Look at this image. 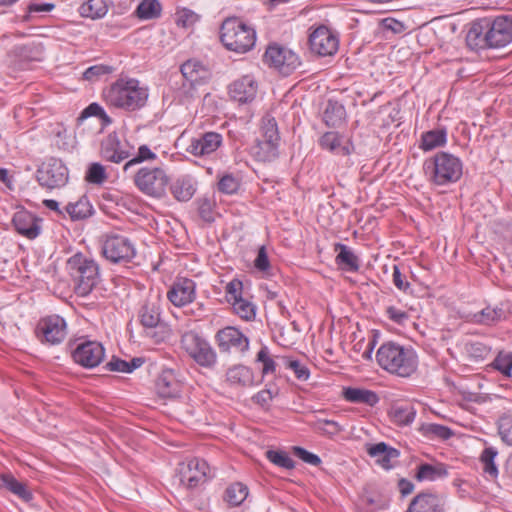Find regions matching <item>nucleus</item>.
<instances>
[{"mask_svg": "<svg viewBox=\"0 0 512 512\" xmlns=\"http://www.w3.org/2000/svg\"><path fill=\"white\" fill-rule=\"evenodd\" d=\"M106 103L114 108L133 112L145 106L148 89L134 78H120L103 92Z\"/></svg>", "mask_w": 512, "mask_h": 512, "instance_id": "obj_1", "label": "nucleus"}, {"mask_svg": "<svg viewBox=\"0 0 512 512\" xmlns=\"http://www.w3.org/2000/svg\"><path fill=\"white\" fill-rule=\"evenodd\" d=\"M376 359L382 369L403 378L410 377L418 367L416 352L394 342L383 343L377 351Z\"/></svg>", "mask_w": 512, "mask_h": 512, "instance_id": "obj_2", "label": "nucleus"}, {"mask_svg": "<svg viewBox=\"0 0 512 512\" xmlns=\"http://www.w3.org/2000/svg\"><path fill=\"white\" fill-rule=\"evenodd\" d=\"M66 270L78 296H87L100 281L98 263L82 253L72 255L66 262Z\"/></svg>", "mask_w": 512, "mask_h": 512, "instance_id": "obj_3", "label": "nucleus"}, {"mask_svg": "<svg viewBox=\"0 0 512 512\" xmlns=\"http://www.w3.org/2000/svg\"><path fill=\"white\" fill-rule=\"evenodd\" d=\"M424 173L435 185H447L457 182L463 173L462 161L448 152H438L425 160Z\"/></svg>", "mask_w": 512, "mask_h": 512, "instance_id": "obj_4", "label": "nucleus"}, {"mask_svg": "<svg viewBox=\"0 0 512 512\" xmlns=\"http://www.w3.org/2000/svg\"><path fill=\"white\" fill-rule=\"evenodd\" d=\"M220 39L227 49L244 53L254 46L256 33L241 19L232 17L222 23Z\"/></svg>", "mask_w": 512, "mask_h": 512, "instance_id": "obj_5", "label": "nucleus"}, {"mask_svg": "<svg viewBox=\"0 0 512 512\" xmlns=\"http://www.w3.org/2000/svg\"><path fill=\"white\" fill-rule=\"evenodd\" d=\"M135 186L145 195L161 198L165 195L169 177L162 167H142L133 177Z\"/></svg>", "mask_w": 512, "mask_h": 512, "instance_id": "obj_6", "label": "nucleus"}, {"mask_svg": "<svg viewBox=\"0 0 512 512\" xmlns=\"http://www.w3.org/2000/svg\"><path fill=\"white\" fill-rule=\"evenodd\" d=\"M181 346L198 365L211 368L216 364V352L198 333L194 331L184 333L181 337Z\"/></svg>", "mask_w": 512, "mask_h": 512, "instance_id": "obj_7", "label": "nucleus"}, {"mask_svg": "<svg viewBox=\"0 0 512 512\" xmlns=\"http://www.w3.org/2000/svg\"><path fill=\"white\" fill-rule=\"evenodd\" d=\"M36 178L44 188H60L68 181V169L60 159L50 158L38 168Z\"/></svg>", "mask_w": 512, "mask_h": 512, "instance_id": "obj_8", "label": "nucleus"}, {"mask_svg": "<svg viewBox=\"0 0 512 512\" xmlns=\"http://www.w3.org/2000/svg\"><path fill=\"white\" fill-rule=\"evenodd\" d=\"M104 257L112 263H126L136 255L131 241L122 235H108L102 246Z\"/></svg>", "mask_w": 512, "mask_h": 512, "instance_id": "obj_9", "label": "nucleus"}, {"mask_svg": "<svg viewBox=\"0 0 512 512\" xmlns=\"http://www.w3.org/2000/svg\"><path fill=\"white\" fill-rule=\"evenodd\" d=\"M209 472L210 468L205 460L194 458L179 463L176 477L183 486L194 488L207 480Z\"/></svg>", "mask_w": 512, "mask_h": 512, "instance_id": "obj_10", "label": "nucleus"}, {"mask_svg": "<svg viewBox=\"0 0 512 512\" xmlns=\"http://www.w3.org/2000/svg\"><path fill=\"white\" fill-rule=\"evenodd\" d=\"M264 62L285 75L290 74L300 64L298 56L293 51L277 44L268 46Z\"/></svg>", "mask_w": 512, "mask_h": 512, "instance_id": "obj_11", "label": "nucleus"}, {"mask_svg": "<svg viewBox=\"0 0 512 512\" xmlns=\"http://www.w3.org/2000/svg\"><path fill=\"white\" fill-rule=\"evenodd\" d=\"M36 334L41 342L57 345L67 335L66 322L58 315L47 316L38 322Z\"/></svg>", "mask_w": 512, "mask_h": 512, "instance_id": "obj_12", "label": "nucleus"}, {"mask_svg": "<svg viewBox=\"0 0 512 512\" xmlns=\"http://www.w3.org/2000/svg\"><path fill=\"white\" fill-rule=\"evenodd\" d=\"M216 344L222 353L243 354L249 348V339L239 329L227 326L215 335Z\"/></svg>", "mask_w": 512, "mask_h": 512, "instance_id": "obj_13", "label": "nucleus"}, {"mask_svg": "<svg viewBox=\"0 0 512 512\" xmlns=\"http://www.w3.org/2000/svg\"><path fill=\"white\" fill-rule=\"evenodd\" d=\"M105 349L100 342L84 341L79 343L72 352L73 360L85 367L94 368L98 366L104 359Z\"/></svg>", "mask_w": 512, "mask_h": 512, "instance_id": "obj_14", "label": "nucleus"}, {"mask_svg": "<svg viewBox=\"0 0 512 512\" xmlns=\"http://www.w3.org/2000/svg\"><path fill=\"white\" fill-rule=\"evenodd\" d=\"M488 47L499 48L512 41V20L507 16L497 17L484 34Z\"/></svg>", "mask_w": 512, "mask_h": 512, "instance_id": "obj_15", "label": "nucleus"}, {"mask_svg": "<svg viewBox=\"0 0 512 512\" xmlns=\"http://www.w3.org/2000/svg\"><path fill=\"white\" fill-rule=\"evenodd\" d=\"M310 49L320 56L333 55L338 49L337 37L326 27L321 26L309 37Z\"/></svg>", "mask_w": 512, "mask_h": 512, "instance_id": "obj_16", "label": "nucleus"}, {"mask_svg": "<svg viewBox=\"0 0 512 512\" xmlns=\"http://www.w3.org/2000/svg\"><path fill=\"white\" fill-rule=\"evenodd\" d=\"M195 282L188 278L178 279L167 293L169 301L176 307L185 306L195 299Z\"/></svg>", "mask_w": 512, "mask_h": 512, "instance_id": "obj_17", "label": "nucleus"}, {"mask_svg": "<svg viewBox=\"0 0 512 512\" xmlns=\"http://www.w3.org/2000/svg\"><path fill=\"white\" fill-rule=\"evenodd\" d=\"M100 154L104 160L117 164L130 156V152L123 148L116 133H110L102 140Z\"/></svg>", "mask_w": 512, "mask_h": 512, "instance_id": "obj_18", "label": "nucleus"}, {"mask_svg": "<svg viewBox=\"0 0 512 512\" xmlns=\"http://www.w3.org/2000/svg\"><path fill=\"white\" fill-rule=\"evenodd\" d=\"M257 93V84L253 77L245 75L229 86V94L231 98L239 103L251 102Z\"/></svg>", "mask_w": 512, "mask_h": 512, "instance_id": "obj_19", "label": "nucleus"}, {"mask_svg": "<svg viewBox=\"0 0 512 512\" xmlns=\"http://www.w3.org/2000/svg\"><path fill=\"white\" fill-rule=\"evenodd\" d=\"M222 143V135L216 132H206L199 138L192 139L187 151L194 156H205L215 152Z\"/></svg>", "mask_w": 512, "mask_h": 512, "instance_id": "obj_20", "label": "nucleus"}, {"mask_svg": "<svg viewBox=\"0 0 512 512\" xmlns=\"http://www.w3.org/2000/svg\"><path fill=\"white\" fill-rule=\"evenodd\" d=\"M319 146L333 154L348 156L353 152V145L350 141H344L343 136L336 131L324 133L319 138Z\"/></svg>", "mask_w": 512, "mask_h": 512, "instance_id": "obj_21", "label": "nucleus"}, {"mask_svg": "<svg viewBox=\"0 0 512 512\" xmlns=\"http://www.w3.org/2000/svg\"><path fill=\"white\" fill-rule=\"evenodd\" d=\"M12 222L16 231L28 239H34L40 234V219L28 211L16 212Z\"/></svg>", "mask_w": 512, "mask_h": 512, "instance_id": "obj_22", "label": "nucleus"}, {"mask_svg": "<svg viewBox=\"0 0 512 512\" xmlns=\"http://www.w3.org/2000/svg\"><path fill=\"white\" fill-rule=\"evenodd\" d=\"M406 512H444V503L436 494L420 493L413 498Z\"/></svg>", "mask_w": 512, "mask_h": 512, "instance_id": "obj_23", "label": "nucleus"}, {"mask_svg": "<svg viewBox=\"0 0 512 512\" xmlns=\"http://www.w3.org/2000/svg\"><path fill=\"white\" fill-rule=\"evenodd\" d=\"M156 393L160 398L173 399L179 396L181 386L172 370L163 371L155 383Z\"/></svg>", "mask_w": 512, "mask_h": 512, "instance_id": "obj_24", "label": "nucleus"}, {"mask_svg": "<svg viewBox=\"0 0 512 512\" xmlns=\"http://www.w3.org/2000/svg\"><path fill=\"white\" fill-rule=\"evenodd\" d=\"M367 453L375 458L377 464L387 470L393 467L392 462L397 460L400 455L397 449L388 446L384 442L370 445L367 448Z\"/></svg>", "mask_w": 512, "mask_h": 512, "instance_id": "obj_25", "label": "nucleus"}, {"mask_svg": "<svg viewBox=\"0 0 512 512\" xmlns=\"http://www.w3.org/2000/svg\"><path fill=\"white\" fill-rule=\"evenodd\" d=\"M180 71L191 87L203 83L210 76L209 70L197 60H187L181 65Z\"/></svg>", "mask_w": 512, "mask_h": 512, "instance_id": "obj_26", "label": "nucleus"}, {"mask_svg": "<svg viewBox=\"0 0 512 512\" xmlns=\"http://www.w3.org/2000/svg\"><path fill=\"white\" fill-rule=\"evenodd\" d=\"M170 191L177 201L187 202L196 192L195 182L189 175L179 176L171 183Z\"/></svg>", "mask_w": 512, "mask_h": 512, "instance_id": "obj_27", "label": "nucleus"}, {"mask_svg": "<svg viewBox=\"0 0 512 512\" xmlns=\"http://www.w3.org/2000/svg\"><path fill=\"white\" fill-rule=\"evenodd\" d=\"M509 312L500 304L496 307H486L472 316V321L482 325H493L508 318Z\"/></svg>", "mask_w": 512, "mask_h": 512, "instance_id": "obj_28", "label": "nucleus"}, {"mask_svg": "<svg viewBox=\"0 0 512 512\" xmlns=\"http://www.w3.org/2000/svg\"><path fill=\"white\" fill-rule=\"evenodd\" d=\"M138 318L144 328H157L161 321L160 308L158 303L151 300L145 301L139 310Z\"/></svg>", "mask_w": 512, "mask_h": 512, "instance_id": "obj_29", "label": "nucleus"}, {"mask_svg": "<svg viewBox=\"0 0 512 512\" xmlns=\"http://www.w3.org/2000/svg\"><path fill=\"white\" fill-rule=\"evenodd\" d=\"M226 381L233 386L248 387L254 383L252 370L244 365H235L226 372Z\"/></svg>", "mask_w": 512, "mask_h": 512, "instance_id": "obj_30", "label": "nucleus"}, {"mask_svg": "<svg viewBox=\"0 0 512 512\" xmlns=\"http://www.w3.org/2000/svg\"><path fill=\"white\" fill-rule=\"evenodd\" d=\"M334 250L338 252L336 256V264L345 271L357 272L359 270V259L353 251L342 243H336Z\"/></svg>", "mask_w": 512, "mask_h": 512, "instance_id": "obj_31", "label": "nucleus"}, {"mask_svg": "<svg viewBox=\"0 0 512 512\" xmlns=\"http://www.w3.org/2000/svg\"><path fill=\"white\" fill-rule=\"evenodd\" d=\"M346 119V110L338 101L328 100L322 114V120L328 127H339Z\"/></svg>", "mask_w": 512, "mask_h": 512, "instance_id": "obj_32", "label": "nucleus"}, {"mask_svg": "<svg viewBox=\"0 0 512 512\" xmlns=\"http://www.w3.org/2000/svg\"><path fill=\"white\" fill-rule=\"evenodd\" d=\"M253 157L261 162H271L278 156V144L268 140L257 139L251 147Z\"/></svg>", "mask_w": 512, "mask_h": 512, "instance_id": "obj_33", "label": "nucleus"}, {"mask_svg": "<svg viewBox=\"0 0 512 512\" xmlns=\"http://www.w3.org/2000/svg\"><path fill=\"white\" fill-rule=\"evenodd\" d=\"M448 475L447 467L443 463L435 465L422 463L418 466L415 478L418 481H435Z\"/></svg>", "mask_w": 512, "mask_h": 512, "instance_id": "obj_34", "label": "nucleus"}, {"mask_svg": "<svg viewBox=\"0 0 512 512\" xmlns=\"http://www.w3.org/2000/svg\"><path fill=\"white\" fill-rule=\"evenodd\" d=\"M343 397L351 403H363L369 406H374L379 401V397L375 392L352 387L343 390Z\"/></svg>", "mask_w": 512, "mask_h": 512, "instance_id": "obj_35", "label": "nucleus"}, {"mask_svg": "<svg viewBox=\"0 0 512 512\" xmlns=\"http://www.w3.org/2000/svg\"><path fill=\"white\" fill-rule=\"evenodd\" d=\"M447 133L445 129L430 130L422 134L420 148L430 151L441 147L446 143Z\"/></svg>", "mask_w": 512, "mask_h": 512, "instance_id": "obj_36", "label": "nucleus"}, {"mask_svg": "<svg viewBox=\"0 0 512 512\" xmlns=\"http://www.w3.org/2000/svg\"><path fill=\"white\" fill-rule=\"evenodd\" d=\"M107 11V5L104 0H87L79 8L80 15L90 19L102 18L106 15Z\"/></svg>", "mask_w": 512, "mask_h": 512, "instance_id": "obj_37", "label": "nucleus"}, {"mask_svg": "<svg viewBox=\"0 0 512 512\" xmlns=\"http://www.w3.org/2000/svg\"><path fill=\"white\" fill-rule=\"evenodd\" d=\"M2 486L7 490L17 495L24 501H30L32 499V493L28 490L27 486L19 482L15 477L10 474H4L1 476Z\"/></svg>", "mask_w": 512, "mask_h": 512, "instance_id": "obj_38", "label": "nucleus"}, {"mask_svg": "<svg viewBox=\"0 0 512 512\" xmlns=\"http://www.w3.org/2000/svg\"><path fill=\"white\" fill-rule=\"evenodd\" d=\"M310 426L316 432L328 437L338 435L343 430L338 422L320 417H316L315 420L310 423Z\"/></svg>", "mask_w": 512, "mask_h": 512, "instance_id": "obj_39", "label": "nucleus"}, {"mask_svg": "<svg viewBox=\"0 0 512 512\" xmlns=\"http://www.w3.org/2000/svg\"><path fill=\"white\" fill-rule=\"evenodd\" d=\"M248 496V488L246 485L236 482L227 487L225 499L231 506H239Z\"/></svg>", "mask_w": 512, "mask_h": 512, "instance_id": "obj_40", "label": "nucleus"}, {"mask_svg": "<svg viewBox=\"0 0 512 512\" xmlns=\"http://www.w3.org/2000/svg\"><path fill=\"white\" fill-rule=\"evenodd\" d=\"M92 206L87 198L82 197L75 203H69L66 211L72 220H79L88 217L91 214Z\"/></svg>", "mask_w": 512, "mask_h": 512, "instance_id": "obj_41", "label": "nucleus"}, {"mask_svg": "<svg viewBox=\"0 0 512 512\" xmlns=\"http://www.w3.org/2000/svg\"><path fill=\"white\" fill-rule=\"evenodd\" d=\"M137 16L140 19H153L161 14V4L157 0H143L137 7Z\"/></svg>", "mask_w": 512, "mask_h": 512, "instance_id": "obj_42", "label": "nucleus"}, {"mask_svg": "<svg viewBox=\"0 0 512 512\" xmlns=\"http://www.w3.org/2000/svg\"><path fill=\"white\" fill-rule=\"evenodd\" d=\"M391 415L395 423L408 425L414 421L416 412L411 405H401L393 407Z\"/></svg>", "mask_w": 512, "mask_h": 512, "instance_id": "obj_43", "label": "nucleus"}, {"mask_svg": "<svg viewBox=\"0 0 512 512\" xmlns=\"http://www.w3.org/2000/svg\"><path fill=\"white\" fill-rule=\"evenodd\" d=\"M423 435L430 438H438L441 440H447L452 436L450 428L440 424L428 423L421 427Z\"/></svg>", "mask_w": 512, "mask_h": 512, "instance_id": "obj_44", "label": "nucleus"}, {"mask_svg": "<svg viewBox=\"0 0 512 512\" xmlns=\"http://www.w3.org/2000/svg\"><path fill=\"white\" fill-rule=\"evenodd\" d=\"M108 178L105 167L98 163H91L87 169L85 180L91 184L102 185Z\"/></svg>", "mask_w": 512, "mask_h": 512, "instance_id": "obj_45", "label": "nucleus"}, {"mask_svg": "<svg viewBox=\"0 0 512 512\" xmlns=\"http://www.w3.org/2000/svg\"><path fill=\"white\" fill-rule=\"evenodd\" d=\"M261 132L263 140H268L270 142L277 143L279 142V133L276 120L272 117H264L261 125Z\"/></svg>", "mask_w": 512, "mask_h": 512, "instance_id": "obj_46", "label": "nucleus"}, {"mask_svg": "<svg viewBox=\"0 0 512 512\" xmlns=\"http://www.w3.org/2000/svg\"><path fill=\"white\" fill-rule=\"evenodd\" d=\"M156 158L157 155L147 145H141L138 148L136 155L125 163V165L123 166V170L126 172L131 167L137 164L143 163L145 161H152L155 160Z\"/></svg>", "mask_w": 512, "mask_h": 512, "instance_id": "obj_47", "label": "nucleus"}, {"mask_svg": "<svg viewBox=\"0 0 512 512\" xmlns=\"http://www.w3.org/2000/svg\"><path fill=\"white\" fill-rule=\"evenodd\" d=\"M498 433L504 443L512 446V413H505L499 418Z\"/></svg>", "mask_w": 512, "mask_h": 512, "instance_id": "obj_48", "label": "nucleus"}, {"mask_svg": "<svg viewBox=\"0 0 512 512\" xmlns=\"http://www.w3.org/2000/svg\"><path fill=\"white\" fill-rule=\"evenodd\" d=\"M465 351L471 359L480 361L487 358L491 350L485 344L476 341L467 343L465 345Z\"/></svg>", "mask_w": 512, "mask_h": 512, "instance_id": "obj_49", "label": "nucleus"}, {"mask_svg": "<svg viewBox=\"0 0 512 512\" xmlns=\"http://www.w3.org/2000/svg\"><path fill=\"white\" fill-rule=\"evenodd\" d=\"M267 459L275 464L276 466H279L281 468L285 469H292L294 468V461L289 457V455L286 452L283 451H277V450H268L266 452Z\"/></svg>", "mask_w": 512, "mask_h": 512, "instance_id": "obj_50", "label": "nucleus"}, {"mask_svg": "<svg viewBox=\"0 0 512 512\" xmlns=\"http://www.w3.org/2000/svg\"><path fill=\"white\" fill-rule=\"evenodd\" d=\"M232 306L235 313L244 320H251L255 317L254 305L243 298L234 301Z\"/></svg>", "mask_w": 512, "mask_h": 512, "instance_id": "obj_51", "label": "nucleus"}, {"mask_svg": "<svg viewBox=\"0 0 512 512\" xmlns=\"http://www.w3.org/2000/svg\"><path fill=\"white\" fill-rule=\"evenodd\" d=\"M483 27L480 23H474L469 29L466 40L468 45L483 48L487 46V43L484 41Z\"/></svg>", "mask_w": 512, "mask_h": 512, "instance_id": "obj_52", "label": "nucleus"}, {"mask_svg": "<svg viewBox=\"0 0 512 512\" xmlns=\"http://www.w3.org/2000/svg\"><path fill=\"white\" fill-rule=\"evenodd\" d=\"M497 450L493 447L485 448L481 454V461L484 465V471L491 476H496L498 473L497 466L494 463V459L497 456Z\"/></svg>", "mask_w": 512, "mask_h": 512, "instance_id": "obj_53", "label": "nucleus"}, {"mask_svg": "<svg viewBox=\"0 0 512 512\" xmlns=\"http://www.w3.org/2000/svg\"><path fill=\"white\" fill-rule=\"evenodd\" d=\"M256 361L262 363V375L273 374L276 371V363L269 354L266 346L262 347L256 356Z\"/></svg>", "mask_w": 512, "mask_h": 512, "instance_id": "obj_54", "label": "nucleus"}, {"mask_svg": "<svg viewBox=\"0 0 512 512\" xmlns=\"http://www.w3.org/2000/svg\"><path fill=\"white\" fill-rule=\"evenodd\" d=\"M493 366L504 376L512 378V354L499 353L493 362Z\"/></svg>", "mask_w": 512, "mask_h": 512, "instance_id": "obj_55", "label": "nucleus"}, {"mask_svg": "<svg viewBox=\"0 0 512 512\" xmlns=\"http://www.w3.org/2000/svg\"><path fill=\"white\" fill-rule=\"evenodd\" d=\"M112 67L104 64H97L90 66L83 73V79L87 81H97L100 77L110 74L112 72Z\"/></svg>", "mask_w": 512, "mask_h": 512, "instance_id": "obj_56", "label": "nucleus"}, {"mask_svg": "<svg viewBox=\"0 0 512 512\" xmlns=\"http://www.w3.org/2000/svg\"><path fill=\"white\" fill-rule=\"evenodd\" d=\"M239 189V181L232 174L223 175L218 182V190L225 194H233Z\"/></svg>", "mask_w": 512, "mask_h": 512, "instance_id": "obj_57", "label": "nucleus"}, {"mask_svg": "<svg viewBox=\"0 0 512 512\" xmlns=\"http://www.w3.org/2000/svg\"><path fill=\"white\" fill-rule=\"evenodd\" d=\"M198 15L189 9H182L176 13V23L183 28H189L198 21Z\"/></svg>", "mask_w": 512, "mask_h": 512, "instance_id": "obj_58", "label": "nucleus"}, {"mask_svg": "<svg viewBox=\"0 0 512 512\" xmlns=\"http://www.w3.org/2000/svg\"><path fill=\"white\" fill-rule=\"evenodd\" d=\"M278 395V390L263 389L252 397L254 403L260 405L263 408H268L270 402L275 396Z\"/></svg>", "mask_w": 512, "mask_h": 512, "instance_id": "obj_59", "label": "nucleus"}, {"mask_svg": "<svg viewBox=\"0 0 512 512\" xmlns=\"http://www.w3.org/2000/svg\"><path fill=\"white\" fill-rule=\"evenodd\" d=\"M243 284L239 279H233L226 285V297L231 303L242 298Z\"/></svg>", "mask_w": 512, "mask_h": 512, "instance_id": "obj_60", "label": "nucleus"}, {"mask_svg": "<svg viewBox=\"0 0 512 512\" xmlns=\"http://www.w3.org/2000/svg\"><path fill=\"white\" fill-rule=\"evenodd\" d=\"M287 368L292 370L296 376V378L300 381L308 380L310 376V371L308 367L302 364L298 360H288L286 364Z\"/></svg>", "mask_w": 512, "mask_h": 512, "instance_id": "obj_61", "label": "nucleus"}, {"mask_svg": "<svg viewBox=\"0 0 512 512\" xmlns=\"http://www.w3.org/2000/svg\"><path fill=\"white\" fill-rule=\"evenodd\" d=\"M293 453L299 459L310 465L318 466L321 463V459L318 455L313 454L302 447H293Z\"/></svg>", "mask_w": 512, "mask_h": 512, "instance_id": "obj_62", "label": "nucleus"}, {"mask_svg": "<svg viewBox=\"0 0 512 512\" xmlns=\"http://www.w3.org/2000/svg\"><path fill=\"white\" fill-rule=\"evenodd\" d=\"M254 266L261 272H268L270 269V262L268 259L265 246H261L258 250L257 257L254 261Z\"/></svg>", "mask_w": 512, "mask_h": 512, "instance_id": "obj_63", "label": "nucleus"}, {"mask_svg": "<svg viewBox=\"0 0 512 512\" xmlns=\"http://www.w3.org/2000/svg\"><path fill=\"white\" fill-rule=\"evenodd\" d=\"M386 314L390 320L400 325L404 324L409 319L407 312L402 311L394 306L387 307Z\"/></svg>", "mask_w": 512, "mask_h": 512, "instance_id": "obj_64", "label": "nucleus"}]
</instances>
